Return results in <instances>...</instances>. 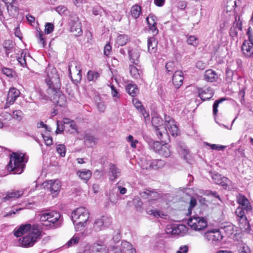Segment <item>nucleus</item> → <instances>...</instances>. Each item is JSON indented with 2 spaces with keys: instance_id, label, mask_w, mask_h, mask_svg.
I'll use <instances>...</instances> for the list:
<instances>
[{
  "instance_id": "ddd939ff",
  "label": "nucleus",
  "mask_w": 253,
  "mask_h": 253,
  "mask_svg": "<svg viewBox=\"0 0 253 253\" xmlns=\"http://www.w3.org/2000/svg\"><path fill=\"white\" fill-rule=\"evenodd\" d=\"M237 203L239 204V207L236 209L235 211H241L248 213L252 210V206L249 200L247 197L242 195H239L237 197Z\"/></svg>"
},
{
  "instance_id": "052dcab7",
  "label": "nucleus",
  "mask_w": 253,
  "mask_h": 253,
  "mask_svg": "<svg viewBox=\"0 0 253 253\" xmlns=\"http://www.w3.org/2000/svg\"><path fill=\"white\" fill-rule=\"evenodd\" d=\"M224 232L226 233L228 235H230L233 233L234 228L232 225H228L224 226L223 228Z\"/></svg>"
},
{
  "instance_id": "e2e57ef3",
  "label": "nucleus",
  "mask_w": 253,
  "mask_h": 253,
  "mask_svg": "<svg viewBox=\"0 0 253 253\" xmlns=\"http://www.w3.org/2000/svg\"><path fill=\"white\" fill-rule=\"evenodd\" d=\"M118 196L117 194L115 195L113 193H109V201L114 204H115L118 200Z\"/></svg>"
},
{
  "instance_id": "a18cd8bd",
  "label": "nucleus",
  "mask_w": 253,
  "mask_h": 253,
  "mask_svg": "<svg viewBox=\"0 0 253 253\" xmlns=\"http://www.w3.org/2000/svg\"><path fill=\"white\" fill-rule=\"evenodd\" d=\"M187 43L189 45L197 46L199 44V40L194 36H190L187 39Z\"/></svg>"
},
{
  "instance_id": "603ef678",
  "label": "nucleus",
  "mask_w": 253,
  "mask_h": 253,
  "mask_svg": "<svg viewBox=\"0 0 253 253\" xmlns=\"http://www.w3.org/2000/svg\"><path fill=\"white\" fill-rule=\"evenodd\" d=\"M225 99V98H221L220 99H218V100H216L213 104V115H216L217 114V113L218 112V105H219V104L221 102H222L223 100H224Z\"/></svg>"
},
{
  "instance_id": "69168bd1",
  "label": "nucleus",
  "mask_w": 253,
  "mask_h": 253,
  "mask_svg": "<svg viewBox=\"0 0 253 253\" xmlns=\"http://www.w3.org/2000/svg\"><path fill=\"white\" fill-rule=\"evenodd\" d=\"M55 10L59 14H65L67 11V8L63 5H60L55 8Z\"/></svg>"
},
{
  "instance_id": "6ab92c4d",
  "label": "nucleus",
  "mask_w": 253,
  "mask_h": 253,
  "mask_svg": "<svg viewBox=\"0 0 253 253\" xmlns=\"http://www.w3.org/2000/svg\"><path fill=\"white\" fill-rule=\"evenodd\" d=\"M212 178L215 183L221 185L224 188H227L229 186L230 182L228 178L222 176L221 174L218 173L213 174Z\"/></svg>"
},
{
  "instance_id": "774afa93",
  "label": "nucleus",
  "mask_w": 253,
  "mask_h": 253,
  "mask_svg": "<svg viewBox=\"0 0 253 253\" xmlns=\"http://www.w3.org/2000/svg\"><path fill=\"white\" fill-rule=\"evenodd\" d=\"M96 106H97L98 110L100 112H103L105 111L106 106L103 102L100 101V102H97Z\"/></svg>"
},
{
  "instance_id": "cd10ccee",
  "label": "nucleus",
  "mask_w": 253,
  "mask_h": 253,
  "mask_svg": "<svg viewBox=\"0 0 253 253\" xmlns=\"http://www.w3.org/2000/svg\"><path fill=\"white\" fill-rule=\"evenodd\" d=\"M129 72L132 78L137 80L142 79L143 71L141 69L137 68L134 65H130Z\"/></svg>"
},
{
  "instance_id": "b1692460",
  "label": "nucleus",
  "mask_w": 253,
  "mask_h": 253,
  "mask_svg": "<svg viewBox=\"0 0 253 253\" xmlns=\"http://www.w3.org/2000/svg\"><path fill=\"white\" fill-rule=\"evenodd\" d=\"M199 97L203 100L211 99L213 95V91L211 87H207L204 89H200L198 91Z\"/></svg>"
},
{
  "instance_id": "aec40b11",
  "label": "nucleus",
  "mask_w": 253,
  "mask_h": 253,
  "mask_svg": "<svg viewBox=\"0 0 253 253\" xmlns=\"http://www.w3.org/2000/svg\"><path fill=\"white\" fill-rule=\"evenodd\" d=\"M33 229L30 224L21 225L17 229L14 231V235L16 237H19L23 235H26L30 232V231Z\"/></svg>"
},
{
  "instance_id": "473e14b6",
  "label": "nucleus",
  "mask_w": 253,
  "mask_h": 253,
  "mask_svg": "<svg viewBox=\"0 0 253 253\" xmlns=\"http://www.w3.org/2000/svg\"><path fill=\"white\" fill-rule=\"evenodd\" d=\"M23 194L21 190H12L7 192L6 196L2 198L4 200H9L11 198H18Z\"/></svg>"
},
{
  "instance_id": "4be33fe9",
  "label": "nucleus",
  "mask_w": 253,
  "mask_h": 253,
  "mask_svg": "<svg viewBox=\"0 0 253 253\" xmlns=\"http://www.w3.org/2000/svg\"><path fill=\"white\" fill-rule=\"evenodd\" d=\"M90 253H108L107 247L103 244L95 243L89 248Z\"/></svg>"
},
{
  "instance_id": "c03bdc74",
  "label": "nucleus",
  "mask_w": 253,
  "mask_h": 253,
  "mask_svg": "<svg viewBox=\"0 0 253 253\" xmlns=\"http://www.w3.org/2000/svg\"><path fill=\"white\" fill-rule=\"evenodd\" d=\"M2 1L6 4H9L7 7L8 11L13 10L15 12L17 11L18 8L14 5L15 0H2Z\"/></svg>"
},
{
  "instance_id": "7ed1b4c3",
  "label": "nucleus",
  "mask_w": 253,
  "mask_h": 253,
  "mask_svg": "<svg viewBox=\"0 0 253 253\" xmlns=\"http://www.w3.org/2000/svg\"><path fill=\"white\" fill-rule=\"evenodd\" d=\"M40 221L43 225L50 228H56L61 226L63 218L59 212L52 211L45 212L41 215Z\"/></svg>"
},
{
  "instance_id": "f3484780",
  "label": "nucleus",
  "mask_w": 253,
  "mask_h": 253,
  "mask_svg": "<svg viewBox=\"0 0 253 253\" xmlns=\"http://www.w3.org/2000/svg\"><path fill=\"white\" fill-rule=\"evenodd\" d=\"M140 195L142 198L149 200H156L160 197V194L156 190L151 188L145 189L141 191Z\"/></svg>"
},
{
  "instance_id": "5701e85b",
  "label": "nucleus",
  "mask_w": 253,
  "mask_h": 253,
  "mask_svg": "<svg viewBox=\"0 0 253 253\" xmlns=\"http://www.w3.org/2000/svg\"><path fill=\"white\" fill-rule=\"evenodd\" d=\"M165 165L164 161L161 159H156L153 161H149V165L145 166L144 164L142 165L143 169H158L162 168Z\"/></svg>"
},
{
  "instance_id": "8fccbe9b",
  "label": "nucleus",
  "mask_w": 253,
  "mask_h": 253,
  "mask_svg": "<svg viewBox=\"0 0 253 253\" xmlns=\"http://www.w3.org/2000/svg\"><path fill=\"white\" fill-rule=\"evenodd\" d=\"M146 211L148 214L153 215L154 217L156 218H158L159 217H161V215H164L163 214H161V212L159 210L147 209Z\"/></svg>"
},
{
  "instance_id": "7c9ffc66",
  "label": "nucleus",
  "mask_w": 253,
  "mask_h": 253,
  "mask_svg": "<svg viewBox=\"0 0 253 253\" xmlns=\"http://www.w3.org/2000/svg\"><path fill=\"white\" fill-rule=\"evenodd\" d=\"M217 75L215 72L211 69H209L205 71L204 78L208 82H213L217 79Z\"/></svg>"
},
{
  "instance_id": "39448f33",
  "label": "nucleus",
  "mask_w": 253,
  "mask_h": 253,
  "mask_svg": "<svg viewBox=\"0 0 253 253\" xmlns=\"http://www.w3.org/2000/svg\"><path fill=\"white\" fill-rule=\"evenodd\" d=\"M151 123L159 139L163 143H167L168 142H169V136L166 126L163 125V119L155 116L152 118Z\"/></svg>"
},
{
  "instance_id": "3c124183",
  "label": "nucleus",
  "mask_w": 253,
  "mask_h": 253,
  "mask_svg": "<svg viewBox=\"0 0 253 253\" xmlns=\"http://www.w3.org/2000/svg\"><path fill=\"white\" fill-rule=\"evenodd\" d=\"M23 116V112L20 110H15L13 112V118L18 121H20Z\"/></svg>"
},
{
  "instance_id": "a19ab883",
  "label": "nucleus",
  "mask_w": 253,
  "mask_h": 253,
  "mask_svg": "<svg viewBox=\"0 0 253 253\" xmlns=\"http://www.w3.org/2000/svg\"><path fill=\"white\" fill-rule=\"evenodd\" d=\"M77 175L82 179L87 182L91 176V172L89 170L84 171H78Z\"/></svg>"
},
{
  "instance_id": "f03ea898",
  "label": "nucleus",
  "mask_w": 253,
  "mask_h": 253,
  "mask_svg": "<svg viewBox=\"0 0 253 253\" xmlns=\"http://www.w3.org/2000/svg\"><path fill=\"white\" fill-rule=\"evenodd\" d=\"M89 217V212L84 207H79L72 212V219L77 231L86 226Z\"/></svg>"
},
{
  "instance_id": "c9c22d12",
  "label": "nucleus",
  "mask_w": 253,
  "mask_h": 253,
  "mask_svg": "<svg viewBox=\"0 0 253 253\" xmlns=\"http://www.w3.org/2000/svg\"><path fill=\"white\" fill-rule=\"evenodd\" d=\"M126 92L131 96H135L138 92V88L135 84H129L126 87Z\"/></svg>"
},
{
  "instance_id": "6e6d98bb",
  "label": "nucleus",
  "mask_w": 253,
  "mask_h": 253,
  "mask_svg": "<svg viewBox=\"0 0 253 253\" xmlns=\"http://www.w3.org/2000/svg\"><path fill=\"white\" fill-rule=\"evenodd\" d=\"M54 28V26L52 23H47L45 25V33L46 34H50L53 31Z\"/></svg>"
},
{
  "instance_id": "58836bf2",
  "label": "nucleus",
  "mask_w": 253,
  "mask_h": 253,
  "mask_svg": "<svg viewBox=\"0 0 253 253\" xmlns=\"http://www.w3.org/2000/svg\"><path fill=\"white\" fill-rule=\"evenodd\" d=\"M166 72L167 74L171 75L175 71H178L176 70L177 68L175 66V63L174 62H169L166 63L165 66Z\"/></svg>"
},
{
  "instance_id": "2f4dec72",
  "label": "nucleus",
  "mask_w": 253,
  "mask_h": 253,
  "mask_svg": "<svg viewBox=\"0 0 253 253\" xmlns=\"http://www.w3.org/2000/svg\"><path fill=\"white\" fill-rule=\"evenodd\" d=\"M3 46L5 49V54L7 57L9 56L10 52L14 51V43L11 40H6L3 43Z\"/></svg>"
},
{
  "instance_id": "13d9d810",
  "label": "nucleus",
  "mask_w": 253,
  "mask_h": 253,
  "mask_svg": "<svg viewBox=\"0 0 253 253\" xmlns=\"http://www.w3.org/2000/svg\"><path fill=\"white\" fill-rule=\"evenodd\" d=\"M236 6V0H229L227 2V8H228V10L230 11L234 9Z\"/></svg>"
},
{
  "instance_id": "a211bd4d",
  "label": "nucleus",
  "mask_w": 253,
  "mask_h": 253,
  "mask_svg": "<svg viewBox=\"0 0 253 253\" xmlns=\"http://www.w3.org/2000/svg\"><path fill=\"white\" fill-rule=\"evenodd\" d=\"M146 21L149 27V29L152 32L153 36L156 35L159 32L156 27V17L152 14H150L146 18Z\"/></svg>"
},
{
  "instance_id": "5fc2aeb1",
  "label": "nucleus",
  "mask_w": 253,
  "mask_h": 253,
  "mask_svg": "<svg viewBox=\"0 0 253 253\" xmlns=\"http://www.w3.org/2000/svg\"><path fill=\"white\" fill-rule=\"evenodd\" d=\"M126 140L130 143V146L133 148L136 147V144L138 143V141L136 139L134 140L133 137L131 135H129L126 137Z\"/></svg>"
},
{
  "instance_id": "79ce46f5",
  "label": "nucleus",
  "mask_w": 253,
  "mask_h": 253,
  "mask_svg": "<svg viewBox=\"0 0 253 253\" xmlns=\"http://www.w3.org/2000/svg\"><path fill=\"white\" fill-rule=\"evenodd\" d=\"M128 41V37L126 35H120L116 39V43L120 46H123L126 44Z\"/></svg>"
},
{
  "instance_id": "9d476101",
  "label": "nucleus",
  "mask_w": 253,
  "mask_h": 253,
  "mask_svg": "<svg viewBox=\"0 0 253 253\" xmlns=\"http://www.w3.org/2000/svg\"><path fill=\"white\" fill-rule=\"evenodd\" d=\"M236 219L238 222L240 229L247 232H249L251 230V225L249 220L247 219L246 214L247 213L241 211H235Z\"/></svg>"
},
{
  "instance_id": "bf43d9fd",
  "label": "nucleus",
  "mask_w": 253,
  "mask_h": 253,
  "mask_svg": "<svg viewBox=\"0 0 253 253\" xmlns=\"http://www.w3.org/2000/svg\"><path fill=\"white\" fill-rule=\"evenodd\" d=\"M57 129L56 130V133H60L63 131V130L66 128L64 127V125L62 122H60L59 121H57Z\"/></svg>"
},
{
  "instance_id": "09e8293b",
  "label": "nucleus",
  "mask_w": 253,
  "mask_h": 253,
  "mask_svg": "<svg viewBox=\"0 0 253 253\" xmlns=\"http://www.w3.org/2000/svg\"><path fill=\"white\" fill-rule=\"evenodd\" d=\"M57 152L62 157L65 156L66 154V147L63 144H58L56 146Z\"/></svg>"
},
{
  "instance_id": "37998d69",
  "label": "nucleus",
  "mask_w": 253,
  "mask_h": 253,
  "mask_svg": "<svg viewBox=\"0 0 253 253\" xmlns=\"http://www.w3.org/2000/svg\"><path fill=\"white\" fill-rule=\"evenodd\" d=\"M141 13V8L138 5H134L132 6L131 9V14L132 16L136 19L139 17Z\"/></svg>"
},
{
  "instance_id": "0e129e2a",
  "label": "nucleus",
  "mask_w": 253,
  "mask_h": 253,
  "mask_svg": "<svg viewBox=\"0 0 253 253\" xmlns=\"http://www.w3.org/2000/svg\"><path fill=\"white\" fill-rule=\"evenodd\" d=\"M42 135L45 143L47 146H50L52 144V138L50 136L43 134Z\"/></svg>"
},
{
  "instance_id": "0eeeda50",
  "label": "nucleus",
  "mask_w": 253,
  "mask_h": 253,
  "mask_svg": "<svg viewBox=\"0 0 253 253\" xmlns=\"http://www.w3.org/2000/svg\"><path fill=\"white\" fill-rule=\"evenodd\" d=\"M41 238V233L36 226H33V229L25 235L21 240L23 247L28 248L32 247L35 243Z\"/></svg>"
},
{
  "instance_id": "c756f323",
  "label": "nucleus",
  "mask_w": 253,
  "mask_h": 253,
  "mask_svg": "<svg viewBox=\"0 0 253 253\" xmlns=\"http://www.w3.org/2000/svg\"><path fill=\"white\" fill-rule=\"evenodd\" d=\"M132 103L135 107L137 110H139L140 112L143 115V117L146 120V119L149 117V114L146 113V110L142 106L141 102H140L137 99L134 98L132 99Z\"/></svg>"
},
{
  "instance_id": "393cba45",
  "label": "nucleus",
  "mask_w": 253,
  "mask_h": 253,
  "mask_svg": "<svg viewBox=\"0 0 253 253\" xmlns=\"http://www.w3.org/2000/svg\"><path fill=\"white\" fill-rule=\"evenodd\" d=\"M184 77L181 71H175L172 76V83L175 87L178 88L183 84Z\"/></svg>"
},
{
  "instance_id": "f8f14e48",
  "label": "nucleus",
  "mask_w": 253,
  "mask_h": 253,
  "mask_svg": "<svg viewBox=\"0 0 253 253\" xmlns=\"http://www.w3.org/2000/svg\"><path fill=\"white\" fill-rule=\"evenodd\" d=\"M191 229L195 231H200L207 226V222L203 217H195L190 218L187 222Z\"/></svg>"
},
{
  "instance_id": "9b49d317",
  "label": "nucleus",
  "mask_w": 253,
  "mask_h": 253,
  "mask_svg": "<svg viewBox=\"0 0 253 253\" xmlns=\"http://www.w3.org/2000/svg\"><path fill=\"white\" fill-rule=\"evenodd\" d=\"M205 238L213 246L217 245L222 240L223 236L219 229H214L206 232Z\"/></svg>"
},
{
  "instance_id": "49530a36",
  "label": "nucleus",
  "mask_w": 253,
  "mask_h": 253,
  "mask_svg": "<svg viewBox=\"0 0 253 253\" xmlns=\"http://www.w3.org/2000/svg\"><path fill=\"white\" fill-rule=\"evenodd\" d=\"M99 77V74L97 72L89 71L87 74V80L89 81L96 80Z\"/></svg>"
},
{
  "instance_id": "4c0bfd02",
  "label": "nucleus",
  "mask_w": 253,
  "mask_h": 253,
  "mask_svg": "<svg viewBox=\"0 0 253 253\" xmlns=\"http://www.w3.org/2000/svg\"><path fill=\"white\" fill-rule=\"evenodd\" d=\"M167 127L169 132L172 136H177L179 134L178 128L175 125L174 121H172L171 123L167 125Z\"/></svg>"
},
{
  "instance_id": "412c9836",
  "label": "nucleus",
  "mask_w": 253,
  "mask_h": 253,
  "mask_svg": "<svg viewBox=\"0 0 253 253\" xmlns=\"http://www.w3.org/2000/svg\"><path fill=\"white\" fill-rule=\"evenodd\" d=\"M170 232L172 235L183 236L187 232V227L183 224L171 225Z\"/></svg>"
},
{
  "instance_id": "72a5a7b5",
  "label": "nucleus",
  "mask_w": 253,
  "mask_h": 253,
  "mask_svg": "<svg viewBox=\"0 0 253 253\" xmlns=\"http://www.w3.org/2000/svg\"><path fill=\"white\" fill-rule=\"evenodd\" d=\"M122 250L124 253H135V250L132 245L126 241L122 243Z\"/></svg>"
},
{
  "instance_id": "de8ad7c7",
  "label": "nucleus",
  "mask_w": 253,
  "mask_h": 253,
  "mask_svg": "<svg viewBox=\"0 0 253 253\" xmlns=\"http://www.w3.org/2000/svg\"><path fill=\"white\" fill-rule=\"evenodd\" d=\"M232 27H234V28L238 29V31H240L242 32V22L240 19V16H235V21L233 23Z\"/></svg>"
},
{
  "instance_id": "20e7f679",
  "label": "nucleus",
  "mask_w": 253,
  "mask_h": 253,
  "mask_svg": "<svg viewBox=\"0 0 253 253\" xmlns=\"http://www.w3.org/2000/svg\"><path fill=\"white\" fill-rule=\"evenodd\" d=\"M47 94L42 95V93L41 99L47 100L50 99L53 103L60 107H65L67 103L66 97L60 90V87L56 89L55 87L47 88L46 89Z\"/></svg>"
},
{
  "instance_id": "c85d7f7f",
  "label": "nucleus",
  "mask_w": 253,
  "mask_h": 253,
  "mask_svg": "<svg viewBox=\"0 0 253 253\" xmlns=\"http://www.w3.org/2000/svg\"><path fill=\"white\" fill-rule=\"evenodd\" d=\"M128 54L130 60L135 65H138L139 60L140 52L137 49H131L128 50Z\"/></svg>"
},
{
  "instance_id": "a878e982",
  "label": "nucleus",
  "mask_w": 253,
  "mask_h": 253,
  "mask_svg": "<svg viewBox=\"0 0 253 253\" xmlns=\"http://www.w3.org/2000/svg\"><path fill=\"white\" fill-rule=\"evenodd\" d=\"M108 173L109 179L111 181H114L121 175L120 169L112 164H110L109 165V170Z\"/></svg>"
},
{
  "instance_id": "f704fd0d",
  "label": "nucleus",
  "mask_w": 253,
  "mask_h": 253,
  "mask_svg": "<svg viewBox=\"0 0 253 253\" xmlns=\"http://www.w3.org/2000/svg\"><path fill=\"white\" fill-rule=\"evenodd\" d=\"M148 144L150 149L158 153H159L161 147H162V144L158 141L150 140L148 142Z\"/></svg>"
},
{
  "instance_id": "e433bc0d",
  "label": "nucleus",
  "mask_w": 253,
  "mask_h": 253,
  "mask_svg": "<svg viewBox=\"0 0 253 253\" xmlns=\"http://www.w3.org/2000/svg\"><path fill=\"white\" fill-rule=\"evenodd\" d=\"M97 139L93 136L86 134L84 136V141L86 145L88 146H92V145H95L97 142Z\"/></svg>"
},
{
  "instance_id": "2eb2a0df",
  "label": "nucleus",
  "mask_w": 253,
  "mask_h": 253,
  "mask_svg": "<svg viewBox=\"0 0 253 253\" xmlns=\"http://www.w3.org/2000/svg\"><path fill=\"white\" fill-rule=\"evenodd\" d=\"M43 185L50 191L53 197L58 195L61 188V182L57 179L45 181L43 182Z\"/></svg>"
},
{
  "instance_id": "423d86ee",
  "label": "nucleus",
  "mask_w": 253,
  "mask_h": 253,
  "mask_svg": "<svg viewBox=\"0 0 253 253\" xmlns=\"http://www.w3.org/2000/svg\"><path fill=\"white\" fill-rule=\"evenodd\" d=\"M46 78L45 83L48 88L55 87L58 89L61 87V83L59 76L55 68L52 66H48L45 69Z\"/></svg>"
},
{
  "instance_id": "dca6fc26",
  "label": "nucleus",
  "mask_w": 253,
  "mask_h": 253,
  "mask_svg": "<svg viewBox=\"0 0 253 253\" xmlns=\"http://www.w3.org/2000/svg\"><path fill=\"white\" fill-rule=\"evenodd\" d=\"M20 94V92L18 89L14 87L10 88L7 93L5 108H8L10 105L13 104L19 96Z\"/></svg>"
},
{
  "instance_id": "bb28decb",
  "label": "nucleus",
  "mask_w": 253,
  "mask_h": 253,
  "mask_svg": "<svg viewBox=\"0 0 253 253\" xmlns=\"http://www.w3.org/2000/svg\"><path fill=\"white\" fill-rule=\"evenodd\" d=\"M154 36L149 38L147 40L148 51L151 54L156 53L157 49L158 42Z\"/></svg>"
},
{
  "instance_id": "4468645a",
  "label": "nucleus",
  "mask_w": 253,
  "mask_h": 253,
  "mask_svg": "<svg viewBox=\"0 0 253 253\" xmlns=\"http://www.w3.org/2000/svg\"><path fill=\"white\" fill-rule=\"evenodd\" d=\"M112 223V219L108 216H102L95 219L93 224V229L98 232L109 227Z\"/></svg>"
},
{
  "instance_id": "4d7b16f0",
  "label": "nucleus",
  "mask_w": 253,
  "mask_h": 253,
  "mask_svg": "<svg viewBox=\"0 0 253 253\" xmlns=\"http://www.w3.org/2000/svg\"><path fill=\"white\" fill-rule=\"evenodd\" d=\"M75 73L77 74V79L75 80L77 83L81 81L82 79L81 69L80 66L75 65Z\"/></svg>"
},
{
  "instance_id": "ea45409f",
  "label": "nucleus",
  "mask_w": 253,
  "mask_h": 253,
  "mask_svg": "<svg viewBox=\"0 0 253 253\" xmlns=\"http://www.w3.org/2000/svg\"><path fill=\"white\" fill-rule=\"evenodd\" d=\"M168 142L167 143H165L164 145H162V147H161V149L159 152V154L166 158H168L170 156V151L169 150V147L167 145Z\"/></svg>"
},
{
  "instance_id": "1a4fd4ad",
  "label": "nucleus",
  "mask_w": 253,
  "mask_h": 253,
  "mask_svg": "<svg viewBox=\"0 0 253 253\" xmlns=\"http://www.w3.org/2000/svg\"><path fill=\"white\" fill-rule=\"evenodd\" d=\"M70 20L69 25L70 27V31L75 36L79 37L83 34L82 29V24L79 20V17L76 13H72L70 14Z\"/></svg>"
},
{
  "instance_id": "680f3d73",
  "label": "nucleus",
  "mask_w": 253,
  "mask_h": 253,
  "mask_svg": "<svg viewBox=\"0 0 253 253\" xmlns=\"http://www.w3.org/2000/svg\"><path fill=\"white\" fill-rule=\"evenodd\" d=\"M226 81L228 82H230L232 80V77L234 74L233 71L229 68H227L226 71Z\"/></svg>"
},
{
  "instance_id": "864d4df0",
  "label": "nucleus",
  "mask_w": 253,
  "mask_h": 253,
  "mask_svg": "<svg viewBox=\"0 0 253 253\" xmlns=\"http://www.w3.org/2000/svg\"><path fill=\"white\" fill-rule=\"evenodd\" d=\"M25 55L26 53H24V52L22 51L21 56L17 57V61L22 67L26 66L27 64L25 59Z\"/></svg>"
},
{
  "instance_id": "f257e3e1",
  "label": "nucleus",
  "mask_w": 253,
  "mask_h": 253,
  "mask_svg": "<svg viewBox=\"0 0 253 253\" xmlns=\"http://www.w3.org/2000/svg\"><path fill=\"white\" fill-rule=\"evenodd\" d=\"M27 162V159L22 153H13L11 155L10 161L7 165V169L14 174H20L25 168V164Z\"/></svg>"
},
{
  "instance_id": "338daca9",
  "label": "nucleus",
  "mask_w": 253,
  "mask_h": 253,
  "mask_svg": "<svg viewBox=\"0 0 253 253\" xmlns=\"http://www.w3.org/2000/svg\"><path fill=\"white\" fill-rule=\"evenodd\" d=\"M79 238L77 236H73L68 242L67 245L69 247L72 246L78 243Z\"/></svg>"
},
{
  "instance_id": "6e6552de",
  "label": "nucleus",
  "mask_w": 253,
  "mask_h": 253,
  "mask_svg": "<svg viewBox=\"0 0 253 253\" xmlns=\"http://www.w3.org/2000/svg\"><path fill=\"white\" fill-rule=\"evenodd\" d=\"M247 36L248 40L243 42L241 51L246 57L253 58V33L251 32L250 27L248 29Z\"/></svg>"
}]
</instances>
